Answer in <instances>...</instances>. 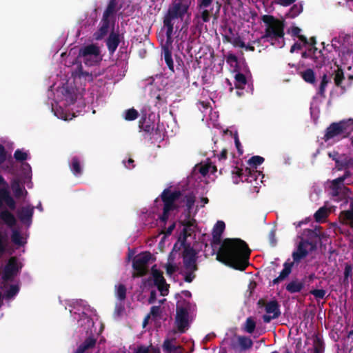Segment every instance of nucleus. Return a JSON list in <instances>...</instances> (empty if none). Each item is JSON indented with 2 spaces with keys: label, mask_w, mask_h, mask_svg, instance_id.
Returning a JSON list of instances; mask_svg holds the SVG:
<instances>
[{
  "label": "nucleus",
  "mask_w": 353,
  "mask_h": 353,
  "mask_svg": "<svg viewBox=\"0 0 353 353\" xmlns=\"http://www.w3.org/2000/svg\"><path fill=\"white\" fill-rule=\"evenodd\" d=\"M251 250L241 239H225L217 252L216 259L235 270L243 271L249 264Z\"/></svg>",
  "instance_id": "nucleus-1"
},
{
  "label": "nucleus",
  "mask_w": 353,
  "mask_h": 353,
  "mask_svg": "<svg viewBox=\"0 0 353 353\" xmlns=\"http://www.w3.org/2000/svg\"><path fill=\"white\" fill-rule=\"evenodd\" d=\"M180 246H182L183 264L184 270H181L179 274L183 275V279L187 283H192L196 278L195 272L198 270L197 252L195 249L191 247L190 243L181 241Z\"/></svg>",
  "instance_id": "nucleus-2"
},
{
  "label": "nucleus",
  "mask_w": 353,
  "mask_h": 353,
  "mask_svg": "<svg viewBox=\"0 0 353 353\" xmlns=\"http://www.w3.org/2000/svg\"><path fill=\"white\" fill-rule=\"evenodd\" d=\"M182 192L180 190H171L170 188H165L163 190L160 196L155 199L154 203H158L159 199L163 202L162 213L159 216V221L164 225L167 223L170 212L179 208L176 201L181 197Z\"/></svg>",
  "instance_id": "nucleus-3"
},
{
  "label": "nucleus",
  "mask_w": 353,
  "mask_h": 353,
  "mask_svg": "<svg viewBox=\"0 0 353 353\" xmlns=\"http://www.w3.org/2000/svg\"><path fill=\"white\" fill-rule=\"evenodd\" d=\"M307 240L302 239L298 244L296 251L292 252L293 261L288 259L283 263V269L279 275L272 280V285H278L281 282L288 278L292 272L294 263H299L303 259L305 258L308 254V249H307Z\"/></svg>",
  "instance_id": "nucleus-4"
},
{
  "label": "nucleus",
  "mask_w": 353,
  "mask_h": 353,
  "mask_svg": "<svg viewBox=\"0 0 353 353\" xmlns=\"http://www.w3.org/2000/svg\"><path fill=\"white\" fill-rule=\"evenodd\" d=\"M261 20L265 25V29L261 40L266 39L268 41H272L278 39H283L285 35L283 21L270 14L263 15Z\"/></svg>",
  "instance_id": "nucleus-5"
},
{
  "label": "nucleus",
  "mask_w": 353,
  "mask_h": 353,
  "mask_svg": "<svg viewBox=\"0 0 353 353\" xmlns=\"http://www.w3.org/2000/svg\"><path fill=\"white\" fill-rule=\"evenodd\" d=\"M23 265L16 256H11L5 265L0 281V289L4 290L8 283L13 282L15 277L20 273Z\"/></svg>",
  "instance_id": "nucleus-6"
},
{
  "label": "nucleus",
  "mask_w": 353,
  "mask_h": 353,
  "mask_svg": "<svg viewBox=\"0 0 353 353\" xmlns=\"http://www.w3.org/2000/svg\"><path fill=\"white\" fill-rule=\"evenodd\" d=\"M193 0H175L169 7L165 14L163 21L169 23H174V21L177 19H183L184 16L188 13L189 8Z\"/></svg>",
  "instance_id": "nucleus-7"
},
{
  "label": "nucleus",
  "mask_w": 353,
  "mask_h": 353,
  "mask_svg": "<svg viewBox=\"0 0 353 353\" xmlns=\"http://www.w3.org/2000/svg\"><path fill=\"white\" fill-rule=\"evenodd\" d=\"M100 48L95 44H89L83 46L79 52V57L83 62L89 66L98 64L102 59Z\"/></svg>",
  "instance_id": "nucleus-8"
},
{
  "label": "nucleus",
  "mask_w": 353,
  "mask_h": 353,
  "mask_svg": "<svg viewBox=\"0 0 353 353\" xmlns=\"http://www.w3.org/2000/svg\"><path fill=\"white\" fill-rule=\"evenodd\" d=\"M152 258V254L150 252H143L137 255L132 261V268L134 272L132 277H141L145 276L148 272V265Z\"/></svg>",
  "instance_id": "nucleus-9"
},
{
  "label": "nucleus",
  "mask_w": 353,
  "mask_h": 353,
  "mask_svg": "<svg viewBox=\"0 0 353 353\" xmlns=\"http://www.w3.org/2000/svg\"><path fill=\"white\" fill-rule=\"evenodd\" d=\"M348 122H351V124H353V119H349L347 121H341L338 123H332L330 124L325 130L323 138L324 140L327 141L345 133L347 130Z\"/></svg>",
  "instance_id": "nucleus-10"
},
{
  "label": "nucleus",
  "mask_w": 353,
  "mask_h": 353,
  "mask_svg": "<svg viewBox=\"0 0 353 353\" xmlns=\"http://www.w3.org/2000/svg\"><path fill=\"white\" fill-rule=\"evenodd\" d=\"M261 172L255 170L254 168H245V169L235 167L232 171V174H235L237 177L244 179L245 181L248 183H252L253 181L257 179V176L261 174Z\"/></svg>",
  "instance_id": "nucleus-11"
},
{
  "label": "nucleus",
  "mask_w": 353,
  "mask_h": 353,
  "mask_svg": "<svg viewBox=\"0 0 353 353\" xmlns=\"http://www.w3.org/2000/svg\"><path fill=\"white\" fill-rule=\"evenodd\" d=\"M303 59H312L316 68H321L325 62V57L321 50H319L316 47H310L307 50L301 53Z\"/></svg>",
  "instance_id": "nucleus-12"
},
{
  "label": "nucleus",
  "mask_w": 353,
  "mask_h": 353,
  "mask_svg": "<svg viewBox=\"0 0 353 353\" xmlns=\"http://www.w3.org/2000/svg\"><path fill=\"white\" fill-rule=\"evenodd\" d=\"M155 265L152 268V275L154 285L157 287L162 296L168 295L169 292L170 285L166 283L165 279L163 276V272L154 268Z\"/></svg>",
  "instance_id": "nucleus-13"
},
{
  "label": "nucleus",
  "mask_w": 353,
  "mask_h": 353,
  "mask_svg": "<svg viewBox=\"0 0 353 353\" xmlns=\"http://www.w3.org/2000/svg\"><path fill=\"white\" fill-rule=\"evenodd\" d=\"M176 324L181 333H183L188 326V311L185 307H176Z\"/></svg>",
  "instance_id": "nucleus-14"
},
{
  "label": "nucleus",
  "mask_w": 353,
  "mask_h": 353,
  "mask_svg": "<svg viewBox=\"0 0 353 353\" xmlns=\"http://www.w3.org/2000/svg\"><path fill=\"white\" fill-rule=\"evenodd\" d=\"M236 341H232V347L234 350L239 352H245L250 349L253 345L252 340L246 336H236Z\"/></svg>",
  "instance_id": "nucleus-15"
},
{
  "label": "nucleus",
  "mask_w": 353,
  "mask_h": 353,
  "mask_svg": "<svg viewBox=\"0 0 353 353\" xmlns=\"http://www.w3.org/2000/svg\"><path fill=\"white\" fill-rule=\"evenodd\" d=\"M213 0H197V8L201 11V18L203 22H208L212 14L213 8L210 10L208 7L211 6Z\"/></svg>",
  "instance_id": "nucleus-16"
},
{
  "label": "nucleus",
  "mask_w": 353,
  "mask_h": 353,
  "mask_svg": "<svg viewBox=\"0 0 353 353\" xmlns=\"http://www.w3.org/2000/svg\"><path fill=\"white\" fill-rule=\"evenodd\" d=\"M34 210V207L32 205L23 206L17 211V217L23 223L30 225L32 223Z\"/></svg>",
  "instance_id": "nucleus-17"
},
{
  "label": "nucleus",
  "mask_w": 353,
  "mask_h": 353,
  "mask_svg": "<svg viewBox=\"0 0 353 353\" xmlns=\"http://www.w3.org/2000/svg\"><path fill=\"white\" fill-rule=\"evenodd\" d=\"M3 203H5L10 210H14L16 209V201L11 196L8 188L0 189V208H2Z\"/></svg>",
  "instance_id": "nucleus-18"
},
{
  "label": "nucleus",
  "mask_w": 353,
  "mask_h": 353,
  "mask_svg": "<svg viewBox=\"0 0 353 353\" xmlns=\"http://www.w3.org/2000/svg\"><path fill=\"white\" fill-rule=\"evenodd\" d=\"M121 8V6H118L117 0H110L103 13V17L112 20V26L114 25L115 15Z\"/></svg>",
  "instance_id": "nucleus-19"
},
{
  "label": "nucleus",
  "mask_w": 353,
  "mask_h": 353,
  "mask_svg": "<svg viewBox=\"0 0 353 353\" xmlns=\"http://www.w3.org/2000/svg\"><path fill=\"white\" fill-rule=\"evenodd\" d=\"M120 42V34L119 32H114L113 29L105 41L106 46L110 55H112L115 52Z\"/></svg>",
  "instance_id": "nucleus-20"
},
{
  "label": "nucleus",
  "mask_w": 353,
  "mask_h": 353,
  "mask_svg": "<svg viewBox=\"0 0 353 353\" xmlns=\"http://www.w3.org/2000/svg\"><path fill=\"white\" fill-rule=\"evenodd\" d=\"M112 21L111 19L104 18L102 17L101 21L99 24V29L94 33V38L96 40H101L109 32L110 27Z\"/></svg>",
  "instance_id": "nucleus-21"
},
{
  "label": "nucleus",
  "mask_w": 353,
  "mask_h": 353,
  "mask_svg": "<svg viewBox=\"0 0 353 353\" xmlns=\"http://www.w3.org/2000/svg\"><path fill=\"white\" fill-rule=\"evenodd\" d=\"M175 339H166L162 347L164 353H183V347L180 345H174Z\"/></svg>",
  "instance_id": "nucleus-22"
},
{
  "label": "nucleus",
  "mask_w": 353,
  "mask_h": 353,
  "mask_svg": "<svg viewBox=\"0 0 353 353\" xmlns=\"http://www.w3.org/2000/svg\"><path fill=\"white\" fill-rule=\"evenodd\" d=\"M0 219L9 228H12L17 224L14 215L8 210H3L0 212Z\"/></svg>",
  "instance_id": "nucleus-23"
},
{
  "label": "nucleus",
  "mask_w": 353,
  "mask_h": 353,
  "mask_svg": "<svg viewBox=\"0 0 353 353\" xmlns=\"http://www.w3.org/2000/svg\"><path fill=\"white\" fill-rule=\"evenodd\" d=\"M225 225L223 221H218L215 224L212 232L213 243L214 244L221 243V236L225 230Z\"/></svg>",
  "instance_id": "nucleus-24"
},
{
  "label": "nucleus",
  "mask_w": 353,
  "mask_h": 353,
  "mask_svg": "<svg viewBox=\"0 0 353 353\" xmlns=\"http://www.w3.org/2000/svg\"><path fill=\"white\" fill-rule=\"evenodd\" d=\"M304 286L303 281H300L299 279H295L285 285V290L291 294L299 293L301 292Z\"/></svg>",
  "instance_id": "nucleus-25"
},
{
  "label": "nucleus",
  "mask_w": 353,
  "mask_h": 353,
  "mask_svg": "<svg viewBox=\"0 0 353 353\" xmlns=\"http://www.w3.org/2000/svg\"><path fill=\"white\" fill-rule=\"evenodd\" d=\"M336 163L339 170L353 168V157L343 154L339 159L336 160Z\"/></svg>",
  "instance_id": "nucleus-26"
},
{
  "label": "nucleus",
  "mask_w": 353,
  "mask_h": 353,
  "mask_svg": "<svg viewBox=\"0 0 353 353\" xmlns=\"http://www.w3.org/2000/svg\"><path fill=\"white\" fill-rule=\"evenodd\" d=\"M11 188L14 196L17 199H20L24 194H26L28 193L25 188L21 185L19 180L17 179H14L11 181Z\"/></svg>",
  "instance_id": "nucleus-27"
},
{
  "label": "nucleus",
  "mask_w": 353,
  "mask_h": 353,
  "mask_svg": "<svg viewBox=\"0 0 353 353\" xmlns=\"http://www.w3.org/2000/svg\"><path fill=\"white\" fill-rule=\"evenodd\" d=\"M265 312L272 314L273 317L279 318L281 315L280 305L276 300H272L265 305Z\"/></svg>",
  "instance_id": "nucleus-28"
},
{
  "label": "nucleus",
  "mask_w": 353,
  "mask_h": 353,
  "mask_svg": "<svg viewBox=\"0 0 353 353\" xmlns=\"http://www.w3.org/2000/svg\"><path fill=\"white\" fill-rule=\"evenodd\" d=\"M96 339L89 336L77 347L74 353H84L86 350L93 348L96 345Z\"/></svg>",
  "instance_id": "nucleus-29"
},
{
  "label": "nucleus",
  "mask_w": 353,
  "mask_h": 353,
  "mask_svg": "<svg viewBox=\"0 0 353 353\" xmlns=\"http://www.w3.org/2000/svg\"><path fill=\"white\" fill-rule=\"evenodd\" d=\"M332 76L334 77V81L336 86L343 88L342 82L345 78L343 69L339 65H336V68L329 74L330 77Z\"/></svg>",
  "instance_id": "nucleus-30"
},
{
  "label": "nucleus",
  "mask_w": 353,
  "mask_h": 353,
  "mask_svg": "<svg viewBox=\"0 0 353 353\" xmlns=\"http://www.w3.org/2000/svg\"><path fill=\"white\" fill-rule=\"evenodd\" d=\"M70 168L75 176H79L82 174L83 169L81 165V161L78 157H73L72 158Z\"/></svg>",
  "instance_id": "nucleus-31"
},
{
  "label": "nucleus",
  "mask_w": 353,
  "mask_h": 353,
  "mask_svg": "<svg viewBox=\"0 0 353 353\" xmlns=\"http://www.w3.org/2000/svg\"><path fill=\"white\" fill-rule=\"evenodd\" d=\"M339 218L343 224L348 225L353 228V210L342 211Z\"/></svg>",
  "instance_id": "nucleus-32"
},
{
  "label": "nucleus",
  "mask_w": 353,
  "mask_h": 353,
  "mask_svg": "<svg viewBox=\"0 0 353 353\" xmlns=\"http://www.w3.org/2000/svg\"><path fill=\"white\" fill-rule=\"evenodd\" d=\"M181 224L184 226V228L183 229V241L186 242V239L190 235L188 232V229L196 225V220L194 219H190V216H188V214H186V219L181 221Z\"/></svg>",
  "instance_id": "nucleus-33"
},
{
  "label": "nucleus",
  "mask_w": 353,
  "mask_h": 353,
  "mask_svg": "<svg viewBox=\"0 0 353 353\" xmlns=\"http://www.w3.org/2000/svg\"><path fill=\"white\" fill-rule=\"evenodd\" d=\"M299 74L305 82L313 85L316 83V76L312 69L308 68L300 72Z\"/></svg>",
  "instance_id": "nucleus-34"
},
{
  "label": "nucleus",
  "mask_w": 353,
  "mask_h": 353,
  "mask_svg": "<svg viewBox=\"0 0 353 353\" xmlns=\"http://www.w3.org/2000/svg\"><path fill=\"white\" fill-rule=\"evenodd\" d=\"M234 79L235 88L237 90H243L247 83V79L245 76L241 72H238L235 74Z\"/></svg>",
  "instance_id": "nucleus-35"
},
{
  "label": "nucleus",
  "mask_w": 353,
  "mask_h": 353,
  "mask_svg": "<svg viewBox=\"0 0 353 353\" xmlns=\"http://www.w3.org/2000/svg\"><path fill=\"white\" fill-rule=\"evenodd\" d=\"M115 296L120 301H123L126 299L127 289L124 284H119L115 285Z\"/></svg>",
  "instance_id": "nucleus-36"
},
{
  "label": "nucleus",
  "mask_w": 353,
  "mask_h": 353,
  "mask_svg": "<svg viewBox=\"0 0 353 353\" xmlns=\"http://www.w3.org/2000/svg\"><path fill=\"white\" fill-rule=\"evenodd\" d=\"M331 81L330 77L327 74H323L321 81L319 87L318 94L321 97H325V92L327 84Z\"/></svg>",
  "instance_id": "nucleus-37"
},
{
  "label": "nucleus",
  "mask_w": 353,
  "mask_h": 353,
  "mask_svg": "<svg viewBox=\"0 0 353 353\" xmlns=\"http://www.w3.org/2000/svg\"><path fill=\"white\" fill-rule=\"evenodd\" d=\"M184 201H185V205L187 208L186 214H188V216H191V210L195 203V196L192 193L188 194L185 196Z\"/></svg>",
  "instance_id": "nucleus-38"
},
{
  "label": "nucleus",
  "mask_w": 353,
  "mask_h": 353,
  "mask_svg": "<svg viewBox=\"0 0 353 353\" xmlns=\"http://www.w3.org/2000/svg\"><path fill=\"white\" fill-rule=\"evenodd\" d=\"M11 240L14 245L18 246H23L26 243V241L23 240L20 232L17 230H13L12 231Z\"/></svg>",
  "instance_id": "nucleus-39"
},
{
  "label": "nucleus",
  "mask_w": 353,
  "mask_h": 353,
  "mask_svg": "<svg viewBox=\"0 0 353 353\" xmlns=\"http://www.w3.org/2000/svg\"><path fill=\"white\" fill-rule=\"evenodd\" d=\"M328 213V210L325 206L320 208L314 215L315 221L321 222L327 217Z\"/></svg>",
  "instance_id": "nucleus-40"
},
{
  "label": "nucleus",
  "mask_w": 353,
  "mask_h": 353,
  "mask_svg": "<svg viewBox=\"0 0 353 353\" xmlns=\"http://www.w3.org/2000/svg\"><path fill=\"white\" fill-rule=\"evenodd\" d=\"M163 53H164V59L166 63V65H168V68L172 72H174V63H173V60L172 58L171 51L168 49V48L165 47L163 48Z\"/></svg>",
  "instance_id": "nucleus-41"
},
{
  "label": "nucleus",
  "mask_w": 353,
  "mask_h": 353,
  "mask_svg": "<svg viewBox=\"0 0 353 353\" xmlns=\"http://www.w3.org/2000/svg\"><path fill=\"white\" fill-rule=\"evenodd\" d=\"M139 128L143 131L147 133H151L154 130V125L150 121H147L145 118H143L139 121Z\"/></svg>",
  "instance_id": "nucleus-42"
},
{
  "label": "nucleus",
  "mask_w": 353,
  "mask_h": 353,
  "mask_svg": "<svg viewBox=\"0 0 353 353\" xmlns=\"http://www.w3.org/2000/svg\"><path fill=\"white\" fill-rule=\"evenodd\" d=\"M76 75L79 78H84L88 81H92L94 74L92 72L83 71L81 65L78 67L76 70Z\"/></svg>",
  "instance_id": "nucleus-43"
},
{
  "label": "nucleus",
  "mask_w": 353,
  "mask_h": 353,
  "mask_svg": "<svg viewBox=\"0 0 353 353\" xmlns=\"http://www.w3.org/2000/svg\"><path fill=\"white\" fill-rule=\"evenodd\" d=\"M163 26L166 28V43H172L174 23H169L168 22L163 21Z\"/></svg>",
  "instance_id": "nucleus-44"
},
{
  "label": "nucleus",
  "mask_w": 353,
  "mask_h": 353,
  "mask_svg": "<svg viewBox=\"0 0 353 353\" xmlns=\"http://www.w3.org/2000/svg\"><path fill=\"white\" fill-rule=\"evenodd\" d=\"M265 159L261 156H253L248 161V163L252 167L256 170L258 165L262 164Z\"/></svg>",
  "instance_id": "nucleus-45"
},
{
  "label": "nucleus",
  "mask_w": 353,
  "mask_h": 353,
  "mask_svg": "<svg viewBox=\"0 0 353 353\" xmlns=\"http://www.w3.org/2000/svg\"><path fill=\"white\" fill-rule=\"evenodd\" d=\"M301 30L299 27L294 26L292 28V35L293 37H296L299 39L303 43L305 46L307 45L309 43L308 39L304 35L300 34Z\"/></svg>",
  "instance_id": "nucleus-46"
},
{
  "label": "nucleus",
  "mask_w": 353,
  "mask_h": 353,
  "mask_svg": "<svg viewBox=\"0 0 353 353\" xmlns=\"http://www.w3.org/2000/svg\"><path fill=\"white\" fill-rule=\"evenodd\" d=\"M256 327V322L252 317H248L245 323L244 330L249 334H252Z\"/></svg>",
  "instance_id": "nucleus-47"
},
{
  "label": "nucleus",
  "mask_w": 353,
  "mask_h": 353,
  "mask_svg": "<svg viewBox=\"0 0 353 353\" xmlns=\"http://www.w3.org/2000/svg\"><path fill=\"white\" fill-rule=\"evenodd\" d=\"M139 113L134 108H130L125 112L124 119L126 121H134L137 119Z\"/></svg>",
  "instance_id": "nucleus-48"
},
{
  "label": "nucleus",
  "mask_w": 353,
  "mask_h": 353,
  "mask_svg": "<svg viewBox=\"0 0 353 353\" xmlns=\"http://www.w3.org/2000/svg\"><path fill=\"white\" fill-rule=\"evenodd\" d=\"M19 291V287L17 285H11L5 292V297L7 299L14 297Z\"/></svg>",
  "instance_id": "nucleus-49"
},
{
  "label": "nucleus",
  "mask_w": 353,
  "mask_h": 353,
  "mask_svg": "<svg viewBox=\"0 0 353 353\" xmlns=\"http://www.w3.org/2000/svg\"><path fill=\"white\" fill-rule=\"evenodd\" d=\"M7 241V236L0 230V256L3 255L6 251Z\"/></svg>",
  "instance_id": "nucleus-50"
},
{
  "label": "nucleus",
  "mask_w": 353,
  "mask_h": 353,
  "mask_svg": "<svg viewBox=\"0 0 353 353\" xmlns=\"http://www.w3.org/2000/svg\"><path fill=\"white\" fill-rule=\"evenodd\" d=\"M14 157L17 161H23L27 159L28 154L26 152L17 149L14 153Z\"/></svg>",
  "instance_id": "nucleus-51"
},
{
  "label": "nucleus",
  "mask_w": 353,
  "mask_h": 353,
  "mask_svg": "<svg viewBox=\"0 0 353 353\" xmlns=\"http://www.w3.org/2000/svg\"><path fill=\"white\" fill-rule=\"evenodd\" d=\"M303 11L301 6L294 5L290 10V17L294 18L297 17Z\"/></svg>",
  "instance_id": "nucleus-52"
},
{
  "label": "nucleus",
  "mask_w": 353,
  "mask_h": 353,
  "mask_svg": "<svg viewBox=\"0 0 353 353\" xmlns=\"http://www.w3.org/2000/svg\"><path fill=\"white\" fill-rule=\"evenodd\" d=\"M315 345L314 347L313 353H323V343L320 340L319 338L316 337L315 341Z\"/></svg>",
  "instance_id": "nucleus-53"
},
{
  "label": "nucleus",
  "mask_w": 353,
  "mask_h": 353,
  "mask_svg": "<svg viewBox=\"0 0 353 353\" xmlns=\"http://www.w3.org/2000/svg\"><path fill=\"white\" fill-rule=\"evenodd\" d=\"M316 299H323L326 294V291L323 289H314L310 292Z\"/></svg>",
  "instance_id": "nucleus-54"
},
{
  "label": "nucleus",
  "mask_w": 353,
  "mask_h": 353,
  "mask_svg": "<svg viewBox=\"0 0 353 353\" xmlns=\"http://www.w3.org/2000/svg\"><path fill=\"white\" fill-rule=\"evenodd\" d=\"M234 47H239L243 48L245 47V43L242 41L241 38L239 36H237L234 38H232V41L231 43Z\"/></svg>",
  "instance_id": "nucleus-55"
},
{
  "label": "nucleus",
  "mask_w": 353,
  "mask_h": 353,
  "mask_svg": "<svg viewBox=\"0 0 353 353\" xmlns=\"http://www.w3.org/2000/svg\"><path fill=\"white\" fill-rule=\"evenodd\" d=\"M352 270L353 267L350 263L345 264L344 269V276L345 277V280H348L350 276L352 275Z\"/></svg>",
  "instance_id": "nucleus-56"
},
{
  "label": "nucleus",
  "mask_w": 353,
  "mask_h": 353,
  "mask_svg": "<svg viewBox=\"0 0 353 353\" xmlns=\"http://www.w3.org/2000/svg\"><path fill=\"white\" fill-rule=\"evenodd\" d=\"M7 158L6 150L3 145L0 143V165L3 163Z\"/></svg>",
  "instance_id": "nucleus-57"
},
{
  "label": "nucleus",
  "mask_w": 353,
  "mask_h": 353,
  "mask_svg": "<svg viewBox=\"0 0 353 353\" xmlns=\"http://www.w3.org/2000/svg\"><path fill=\"white\" fill-rule=\"evenodd\" d=\"M161 313V307L154 305L150 308V316H152L153 317H157L160 315Z\"/></svg>",
  "instance_id": "nucleus-58"
},
{
  "label": "nucleus",
  "mask_w": 353,
  "mask_h": 353,
  "mask_svg": "<svg viewBox=\"0 0 353 353\" xmlns=\"http://www.w3.org/2000/svg\"><path fill=\"white\" fill-rule=\"evenodd\" d=\"M345 179L342 176L334 179L332 182V186L341 188Z\"/></svg>",
  "instance_id": "nucleus-59"
},
{
  "label": "nucleus",
  "mask_w": 353,
  "mask_h": 353,
  "mask_svg": "<svg viewBox=\"0 0 353 353\" xmlns=\"http://www.w3.org/2000/svg\"><path fill=\"white\" fill-rule=\"evenodd\" d=\"M211 167L212 165L205 164L204 165H201L199 171L203 176H205L210 172Z\"/></svg>",
  "instance_id": "nucleus-60"
},
{
  "label": "nucleus",
  "mask_w": 353,
  "mask_h": 353,
  "mask_svg": "<svg viewBox=\"0 0 353 353\" xmlns=\"http://www.w3.org/2000/svg\"><path fill=\"white\" fill-rule=\"evenodd\" d=\"M167 274L171 276L176 271V266L171 263H168L165 266Z\"/></svg>",
  "instance_id": "nucleus-61"
},
{
  "label": "nucleus",
  "mask_w": 353,
  "mask_h": 353,
  "mask_svg": "<svg viewBox=\"0 0 353 353\" xmlns=\"http://www.w3.org/2000/svg\"><path fill=\"white\" fill-rule=\"evenodd\" d=\"M226 59H227V62L231 65H232V63H236L238 61L237 57L232 53H228Z\"/></svg>",
  "instance_id": "nucleus-62"
},
{
  "label": "nucleus",
  "mask_w": 353,
  "mask_h": 353,
  "mask_svg": "<svg viewBox=\"0 0 353 353\" xmlns=\"http://www.w3.org/2000/svg\"><path fill=\"white\" fill-rule=\"evenodd\" d=\"M296 0H274L275 3L283 6H289Z\"/></svg>",
  "instance_id": "nucleus-63"
},
{
  "label": "nucleus",
  "mask_w": 353,
  "mask_h": 353,
  "mask_svg": "<svg viewBox=\"0 0 353 353\" xmlns=\"http://www.w3.org/2000/svg\"><path fill=\"white\" fill-rule=\"evenodd\" d=\"M228 155V150L226 149H223L220 153V154L218 155V159L219 162H221L222 161H225L227 159Z\"/></svg>",
  "instance_id": "nucleus-64"
}]
</instances>
